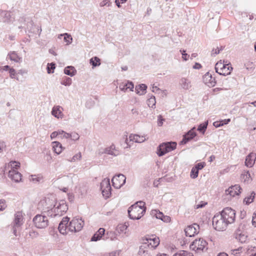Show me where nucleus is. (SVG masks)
<instances>
[{
    "instance_id": "obj_64",
    "label": "nucleus",
    "mask_w": 256,
    "mask_h": 256,
    "mask_svg": "<svg viewBox=\"0 0 256 256\" xmlns=\"http://www.w3.org/2000/svg\"><path fill=\"white\" fill-rule=\"evenodd\" d=\"M202 68V66L198 62H196L194 65L193 66L194 69H200Z\"/></svg>"
},
{
    "instance_id": "obj_29",
    "label": "nucleus",
    "mask_w": 256,
    "mask_h": 256,
    "mask_svg": "<svg viewBox=\"0 0 256 256\" xmlns=\"http://www.w3.org/2000/svg\"><path fill=\"white\" fill-rule=\"evenodd\" d=\"M204 79H208V82H206V83L208 84L209 86H215L216 83L215 78H213L208 72L204 75Z\"/></svg>"
},
{
    "instance_id": "obj_22",
    "label": "nucleus",
    "mask_w": 256,
    "mask_h": 256,
    "mask_svg": "<svg viewBox=\"0 0 256 256\" xmlns=\"http://www.w3.org/2000/svg\"><path fill=\"white\" fill-rule=\"evenodd\" d=\"M180 84L183 89L186 90H189L192 87L190 80L184 78L180 80Z\"/></svg>"
},
{
    "instance_id": "obj_32",
    "label": "nucleus",
    "mask_w": 256,
    "mask_h": 256,
    "mask_svg": "<svg viewBox=\"0 0 256 256\" xmlns=\"http://www.w3.org/2000/svg\"><path fill=\"white\" fill-rule=\"evenodd\" d=\"M50 204H53V202L52 200H50L49 198H46L45 199L40 201L38 204V206L39 208H40L41 206H43V208H44L46 206H50Z\"/></svg>"
},
{
    "instance_id": "obj_62",
    "label": "nucleus",
    "mask_w": 256,
    "mask_h": 256,
    "mask_svg": "<svg viewBox=\"0 0 256 256\" xmlns=\"http://www.w3.org/2000/svg\"><path fill=\"white\" fill-rule=\"evenodd\" d=\"M58 135V132H54L50 134L51 139L54 138Z\"/></svg>"
},
{
    "instance_id": "obj_17",
    "label": "nucleus",
    "mask_w": 256,
    "mask_h": 256,
    "mask_svg": "<svg viewBox=\"0 0 256 256\" xmlns=\"http://www.w3.org/2000/svg\"><path fill=\"white\" fill-rule=\"evenodd\" d=\"M195 128H193L189 130L186 134L183 136V138L180 142V144H184L189 140L192 139L196 135V132H194Z\"/></svg>"
},
{
    "instance_id": "obj_54",
    "label": "nucleus",
    "mask_w": 256,
    "mask_h": 256,
    "mask_svg": "<svg viewBox=\"0 0 256 256\" xmlns=\"http://www.w3.org/2000/svg\"><path fill=\"white\" fill-rule=\"evenodd\" d=\"M204 166V162H200L196 164L194 166V168H196V170L197 169L198 171H199V170H202Z\"/></svg>"
},
{
    "instance_id": "obj_10",
    "label": "nucleus",
    "mask_w": 256,
    "mask_h": 256,
    "mask_svg": "<svg viewBox=\"0 0 256 256\" xmlns=\"http://www.w3.org/2000/svg\"><path fill=\"white\" fill-rule=\"evenodd\" d=\"M126 176L120 174L116 175L112 180V186L116 188H120L126 183Z\"/></svg>"
},
{
    "instance_id": "obj_11",
    "label": "nucleus",
    "mask_w": 256,
    "mask_h": 256,
    "mask_svg": "<svg viewBox=\"0 0 256 256\" xmlns=\"http://www.w3.org/2000/svg\"><path fill=\"white\" fill-rule=\"evenodd\" d=\"M54 215L61 216L63 215L68 210V207L64 200L60 201L58 204L54 205Z\"/></svg>"
},
{
    "instance_id": "obj_24",
    "label": "nucleus",
    "mask_w": 256,
    "mask_h": 256,
    "mask_svg": "<svg viewBox=\"0 0 256 256\" xmlns=\"http://www.w3.org/2000/svg\"><path fill=\"white\" fill-rule=\"evenodd\" d=\"M228 64H227V62H226V63H224V61L222 62L221 60L218 62L215 66V70L216 72L220 74L221 72L224 70L225 66L226 67Z\"/></svg>"
},
{
    "instance_id": "obj_6",
    "label": "nucleus",
    "mask_w": 256,
    "mask_h": 256,
    "mask_svg": "<svg viewBox=\"0 0 256 256\" xmlns=\"http://www.w3.org/2000/svg\"><path fill=\"white\" fill-rule=\"evenodd\" d=\"M220 214L223 216L228 224L234 222L236 218V212L232 208L228 207L224 208Z\"/></svg>"
},
{
    "instance_id": "obj_40",
    "label": "nucleus",
    "mask_w": 256,
    "mask_h": 256,
    "mask_svg": "<svg viewBox=\"0 0 256 256\" xmlns=\"http://www.w3.org/2000/svg\"><path fill=\"white\" fill-rule=\"evenodd\" d=\"M72 82V79L70 78L67 76H64L62 78L60 84L65 86H70L71 85Z\"/></svg>"
},
{
    "instance_id": "obj_25",
    "label": "nucleus",
    "mask_w": 256,
    "mask_h": 256,
    "mask_svg": "<svg viewBox=\"0 0 256 256\" xmlns=\"http://www.w3.org/2000/svg\"><path fill=\"white\" fill-rule=\"evenodd\" d=\"M42 210L43 211V212L46 213L49 216L55 217L57 216V215H54V214L56 213L54 212V204H50L44 208H42Z\"/></svg>"
},
{
    "instance_id": "obj_43",
    "label": "nucleus",
    "mask_w": 256,
    "mask_h": 256,
    "mask_svg": "<svg viewBox=\"0 0 256 256\" xmlns=\"http://www.w3.org/2000/svg\"><path fill=\"white\" fill-rule=\"evenodd\" d=\"M82 158V154L80 152L76 154L70 159H68V160L70 162H75L78 160H80Z\"/></svg>"
},
{
    "instance_id": "obj_27",
    "label": "nucleus",
    "mask_w": 256,
    "mask_h": 256,
    "mask_svg": "<svg viewBox=\"0 0 256 256\" xmlns=\"http://www.w3.org/2000/svg\"><path fill=\"white\" fill-rule=\"evenodd\" d=\"M8 57L12 61L16 62H22V58L18 55L16 52H10L8 53Z\"/></svg>"
},
{
    "instance_id": "obj_56",
    "label": "nucleus",
    "mask_w": 256,
    "mask_h": 256,
    "mask_svg": "<svg viewBox=\"0 0 256 256\" xmlns=\"http://www.w3.org/2000/svg\"><path fill=\"white\" fill-rule=\"evenodd\" d=\"M158 124L159 126H161L163 124L165 120L164 118H162V116L161 115H159L158 116Z\"/></svg>"
},
{
    "instance_id": "obj_47",
    "label": "nucleus",
    "mask_w": 256,
    "mask_h": 256,
    "mask_svg": "<svg viewBox=\"0 0 256 256\" xmlns=\"http://www.w3.org/2000/svg\"><path fill=\"white\" fill-rule=\"evenodd\" d=\"M198 171L193 167L190 172V177L192 178H196L198 177Z\"/></svg>"
},
{
    "instance_id": "obj_14",
    "label": "nucleus",
    "mask_w": 256,
    "mask_h": 256,
    "mask_svg": "<svg viewBox=\"0 0 256 256\" xmlns=\"http://www.w3.org/2000/svg\"><path fill=\"white\" fill-rule=\"evenodd\" d=\"M68 221L69 218L66 216L62 218V220L59 224L58 228L60 232L62 234H66L68 232Z\"/></svg>"
},
{
    "instance_id": "obj_18",
    "label": "nucleus",
    "mask_w": 256,
    "mask_h": 256,
    "mask_svg": "<svg viewBox=\"0 0 256 256\" xmlns=\"http://www.w3.org/2000/svg\"><path fill=\"white\" fill-rule=\"evenodd\" d=\"M23 216L22 212H18L14 214V227L19 228L23 224Z\"/></svg>"
},
{
    "instance_id": "obj_46",
    "label": "nucleus",
    "mask_w": 256,
    "mask_h": 256,
    "mask_svg": "<svg viewBox=\"0 0 256 256\" xmlns=\"http://www.w3.org/2000/svg\"><path fill=\"white\" fill-rule=\"evenodd\" d=\"M55 64L52 62L50 64H48L47 66V71L48 74H52L54 72V70L55 68Z\"/></svg>"
},
{
    "instance_id": "obj_1",
    "label": "nucleus",
    "mask_w": 256,
    "mask_h": 256,
    "mask_svg": "<svg viewBox=\"0 0 256 256\" xmlns=\"http://www.w3.org/2000/svg\"><path fill=\"white\" fill-rule=\"evenodd\" d=\"M144 202L140 201L132 205L128 210L129 217L132 220H139L146 212V208Z\"/></svg>"
},
{
    "instance_id": "obj_31",
    "label": "nucleus",
    "mask_w": 256,
    "mask_h": 256,
    "mask_svg": "<svg viewBox=\"0 0 256 256\" xmlns=\"http://www.w3.org/2000/svg\"><path fill=\"white\" fill-rule=\"evenodd\" d=\"M147 86L145 84H140L136 87V92L139 95H142L146 93Z\"/></svg>"
},
{
    "instance_id": "obj_60",
    "label": "nucleus",
    "mask_w": 256,
    "mask_h": 256,
    "mask_svg": "<svg viewBox=\"0 0 256 256\" xmlns=\"http://www.w3.org/2000/svg\"><path fill=\"white\" fill-rule=\"evenodd\" d=\"M108 234L109 236V237H110V240H114L116 238V234L114 232H108Z\"/></svg>"
},
{
    "instance_id": "obj_57",
    "label": "nucleus",
    "mask_w": 256,
    "mask_h": 256,
    "mask_svg": "<svg viewBox=\"0 0 256 256\" xmlns=\"http://www.w3.org/2000/svg\"><path fill=\"white\" fill-rule=\"evenodd\" d=\"M252 62H248L244 64V66L247 70L252 69Z\"/></svg>"
},
{
    "instance_id": "obj_38",
    "label": "nucleus",
    "mask_w": 256,
    "mask_h": 256,
    "mask_svg": "<svg viewBox=\"0 0 256 256\" xmlns=\"http://www.w3.org/2000/svg\"><path fill=\"white\" fill-rule=\"evenodd\" d=\"M233 68L230 63H228L227 66H225L224 70L221 72L220 75L226 76L230 74Z\"/></svg>"
},
{
    "instance_id": "obj_58",
    "label": "nucleus",
    "mask_w": 256,
    "mask_h": 256,
    "mask_svg": "<svg viewBox=\"0 0 256 256\" xmlns=\"http://www.w3.org/2000/svg\"><path fill=\"white\" fill-rule=\"evenodd\" d=\"M222 50V48L219 49L218 48L216 49H214V48L212 49V56H215V55L218 54Z\"/></svg>"
},
{
    "instance_id": "obj_61",
    "label": "nucleus",
    "mask_w": 256,
    "mask_h": 256,
    "mask_svg": "<svg viewBox=\"0 0 256 256\" xmlns=\"http://www.w3.org/2000/svg\"><path fill=\"white\" fill-rule=\"evenodd\" d=\"M252 224L254 226L256 227V212L253 214Z\"/></svg>"
},
{
    "instance_id": "obj_59",
    "label": "nucleus",
    "mask_w": 256,
    "mask_h": 256,
    "mask_svg": "<svg viewBox=\"0 0 256 256\" xmlns=\"http://www.w3.org/2000/svg\"><path fill=\"white\" fill-rule=\"evenodd\" d=\"M213 125L216 127V128H219L220 126H224L223 124V123L222 122V120L220 121H216V122H214V123H213Z\"/></svg>"
},
{
    "instance_id": "obj_3",
    "label": "nucleus",
    "mask_w": 256,
    "mask_h": 256,
    "mask_svg": "<svg viewBox=\"0 0 256 256\" xmlns=\"http://www.w3.org/2000/svg\"><path fill=\"white\" fill-rule=\"evenodd\" d=\"M224 220L220 213L216 214L212 221L214 228L218 231H223L226 230L228 224Z\"/></svg>"
},
{
    "instance_id": "obj_19",
    "label": "nucleus",
    "mask_w": 256,
    "mask_h": 256,
    "mask_svg": "<svg viewBox=\"0 0 256 256\" xmlns=\"http://www.w3.org/2000/svg\"><path fill=\"white\" fill-rule=\"evenodd\" d=\"M62 110V108L60 106H54L52 108V114L57 118L62 119L64 117Z\"/></svg>"
},
{
    "instance_id": "obj_44",
    "label": "nucleus",
    "mask_w": 256,
    "mask_h": 256,
    "mask_svg": "<svg viewBox=\"0 0 256 256\" xmlns=\"http://www.w3.org/2000/svg\"><path fill=\"white\" fill-rule=\"evenodd\" d=\"M242 179L244 180V182H248L250 180V174L249 172H245L242 175Z\"/></svg>"
},
{
    "instance_id": "obj_23",
    "label": "nucleus",
    "mask_w": 256,
    "mask_h": 256,
    "mask_svg": "<svg viewBox=\"0 0 256 256\" xmlns=\"http://www.w3.org/2000/svg\"><path fill=\"white\" fill-rule=\"evenodd\" d=\"M130 141L135 142L141 143L144 142L146 138L144 136H140L138 134H130L129 136Z\"/></svg>"
},
{
    "instance_id": "obj_51",
    "label": "nucleus",
    "mask_w": 256,
    "mask_h": 256,
    "mask_svg": "<svg viewBox=\"0 0 256 256\" xmlns=\"http://www.w3.org/2000/svg\"><path fill=\"white\" fill-rule=\"evenodd\" d=\"M80 138V136L76 132H72L70 134V138L73 140H78Z\"/></svg>"
},
{
    "instance_id": "obj_42",
    "label": "nucleus",
    "mask_w": 256,
    "mask_h": 256,
    "mask_svg": "<svg viewBox=\"0 0 256 256\" xmlns=\"http://www.w3.org/2000/svg\"><path fill=\"white\" fill-rule=\"evenodd\" d=\"M156 103L155 96H152L147 100V104L150 108H154Z\"/></svg>"
},
{
    "instance_id": "obj_30",
    "label": "nucleus",
    "mask_w": 256,
    "mask_h": 256,
    "mask_svg": "<svg viewBox=\"0 0 256 256\" xmlns=\"http://www.w3.org/2000/svg\"><path fill=\"white\" fill-rule=\"evenodd\" d=\"M76 71L72 66H68L64 69V73L68 76H72L76 74Z\"/></svg>"
},
{
    "instance_id": "obj_37",
    "label": "nucleus",
    "mask_w": 256,
    "mask_h": 256,
    "mask_svg": "<svg viewBox=\"0 0 256 256\" xmlns=\"http://www.w3.org/2000/svg\"><path fill=\"white\" fill-rule=\"evenodd\" d=\"M255 195V192H252L249 196L245 198L244 200V202L246 204H250L252 203L254 200Z\"/></svg>"
},
{
    "instance_id": "obj_28",
    "label": "nucleus",
    "mask_w": 256,
    "mask_h": 256,
    "mask_svg": "<svg viewBox=\"0 0 256 256\" xmlns=\"http://www.w3.org/2000/svg\"><path fill=\"white\" fill-rule=\"evenodd\" d=\"M52 144L54 152L58 154H60L62 150V144L58 142H54Z\"/></svg>"
},
{
    "instance_id": "obj_41",
    "label": "nucleus",
    "mask_w": 256,
    "mask_h": 256,
    "mask_svg": "<svg viewBox=\"0 0 256 256\" xmlns=\"http://www.w3.org/2000/svg\"><path fill=\"white\" fill-rule=\"evenodd\" d=\"M208 125V121L205 122L204 123L201 124L199 125L198 128V130L200 132L204 134Z\"/></svg>"
},
{
    "instance_id": "obj_48",
    "label": "nucleus",
    "mask_w": 256,
    "mask_h": 256,
    "mask_svg": "<svg viewBox=\"0 0 256 256\" xmlns=\"http://www.w3.org/2000/svg\"><path fill=\"white\" fill-rule=\"evenodd\" d=\"M112 2L110 0H104L100 3V6L103 7L104 6H111Z\"/></svg>"
},
{
    "instance_id": "obj_55",
    "label": "nucleus",
    "mask_w": 256,
    "mask_h": 256,
    "mask_svg": "<svg viewBox=\"0 0 256 256\" xmlns=\"http://www.w3.org/2000/svg\"><path fill=\"white\" fill-rule=\"evenodd\" d=\"M152 213L153 214H154L156 215V218H157L162 220V216H163V214L162 212H158V211L156 210H154L152 211Z\"/></svg>"
},
{
    "instance_id": "obj_52",
    "label": "nucleus",
    "mask_w": 256,
    "mask_h": 256,
    "mask_svg": "<svg viewBox=\"0 0 256 256\" xmlns=\"http://www.w3.org/2000/svg\"><path fill=\"white\" fill-rule=\"evenodd\" d=\"M179 256H194L193 254L191 252H188L186 250H181L179 252Z\"/></svg>"
},
{
    "instance_id": "obj_35",
    "label": "nucleus",
    "mask_w": 256,
    "mask_h": 256,
    "mask_svg": "<svg viewBox=\"0 0 256 256\" xmlns=\"http://www.w3.org/2000/svg\"><path fill=\"white\" fill-rule=\"evenodd\" d=\"M62 36H64V40L67 43V44H70L72 42V38L70 34H68V33H64V34H60L58 38H60Z\"/></svg>"
},
{
    "instance_id": "obj_36",
    "label": "nucleus",
    "mask_w": 256,
    "mask_h": 256,
    "mask_svg": "<svg viewBox=\"0 0 256 256\" xmlns=\"http://www.w3.org/2000/svg\"><path fill=\"white\" fill-rule=\"evenodd\" d=\"M90 63L92 66V67H96L100 64V60L97 56H94L90 59Z\"/></svg>"
},
{
    "instance_id": "obj_15",
    "label": "nucleus",
    "mask_w": 256,
    "mask_h": 256,
    "mask_svg": "<svg viewBox=\"0 0 256 256\" xmlns=\"http://www.w3.org/2000/svg\"><path fill=\"white\" fill-rule=\"evenodd\" d=\"M242 188L239 185L236 184L234 186L230 187L227 190H226V195L230 194L232 196H238L241 193Z\"/></svg>"
},
{
    "instance_id": "obj_50",
    "label": "nucleus",
    "mask_w": 256,
    "mask_h": 256,
    "mask_svg": "<svg viewBox=\"0 0 256 256\" xmlns=\"http://www.w3.org/2000/svg\"><path fill=\"white\" fill-rule=\"evenodd\" d=\"M6 142L3 140H0V153L3 152L4 151L6 150Z\"/></svg>"
},
{
    "instance_id": "obj_9",
    "label": "nucleus",
    "mask_w": 256,
    "mask_h": 256,
    "mask_svg": "<svg viewBox=\"0 0 256 256\" xmlns=\"http://www.w3.org/2000/svg\"><path fill=\"white\" fill-rule=\"evenodd\" d=\"M104 154H108L112 156H116L120 154V151L116 148L114 144H112L109 146L99 150L98 154L100 155Z\"/></svg>"
},
{
    "instance_id": "obj_34",
    "label": "nucleus",
    "mask_w": 256,
    "mask_h": 256,
    "mask_svg": "<svg viewBox=\"0 0 256 256\" xmlns=\"http://www.w3.org/2000/svg\"><path fill=\"white\" fill-rule=\"evenodd\" d=\"M128 226L126 223L124 224H120L117 226L116 231L119 234L122 233L126 234Z\"/></svg>"
},
{
    "instance_id": "obj_45",
    "label": "nucleus",
    "mask_w": 256,
    "mask_h": 256,
    "mask_svg": "<svg viewBox=\"0 0 256 256\" xmlns=\"http://www.w3.org/2000/svg\"><path fill=\"white\" fill-rule=\"evenodd\" d=\"M8 166H10L11 170H16L20 166V164L16 161H12L8 164Z\"/></svg>"
},
{
    "instance_id": "obj_26",
    "label": "nucleus",
    "mask_w": 256,
    "mask_h": 256,
    "mask_svg": "<svg viewBox=\"0 0 256 256\" xmlns=\"http://www.w3.org/2000/svg\"><path fill=\"white\" fill-rule=\"evenodd\" d=\"M105 230L104 228H100L99 230L93 235L91 238V241L96 242L100 240L102 236L104 234Z\"/></svg>"
},
{
    "instance_id": "obj_21",
    "label": "nucleus",
    "mask_w": 256,
    "mask_h": 256,
    "mask_svg": "<svg viewBox=\"0 0 256 256\" xmlns=\"http://www.w3.org/2000/svg\"><path fill=\"white\" fill-rule=\"evenodd\" d=\"M234 235L236 238L241 243L246 242L247 240V236L244 234L239 228L236 231Z\"/></svg>"
},
{
    "instance_id": "obj_5",
    "label": "nucleus",
    "mask_w": 256,
    "mask_h": 256,
    "mask_svg": "<svg viewBox=\"0 0 256 256\" xmlns=\"http://www.w3.org/2000/svg\"><path fill=\"white\" fill-rule=\"evenodd\" d=\"M84 225V221L82 218H74L68 224V231L74 232H80Z\"/></svg>"
},
{
    "instance_id": "obj_63",
    "label": "nucleus",
    "mask_w": 256,
    "mask_h": 256,
    "mask_svg": "<svg viewBox=\"0 0 256 256\" xmlns=\"http://www.w3.org/2000/svg\"><path fill=\"white\" fill-rule=\"evenodd\" d=\"M131 111L132 114L134 116H138L139 114L138 110L137 108H132Z\"/></svg>"
},
{
    "instance_id": "obj_16",
    "label": "nucleus",
    "mask_w": 256,
    "mask_h": 256,
    "mask_svg": "<svg viewBox=\"0 0 256 256\" xmlns=\"http://www.w3.org/2000/svg\"><path fill=\"white\" fill-rule=\"evenodd\" d=\"M8 176L12 180L19 182L22 180V174L16 170H10L8 172Z\"/></svg>"
},
{
    "instance_id": "obj_33",
    "label": "nucleus",
    "mask_w": 256,
    "mask_h": 256,
    "mask_svg": "<svg viewBox=\"0 0 256 256\" xmlns=\"http://www.w3.org/2000/svg\"><path fill=\"white\" fill-rule=\"evenodd\" d=\"M120 88L122 91H126L128 89H130V91H133L134 85L132 82H128L124 85L120 86Z\"/></svg>"
},
{
    "instance_id": "obj_13",
    "label": "nucleus",
    "mask_w": 256,
    "mask_h": 256,
    "mask_svg": "<svg viewBox=\"0 0 256 256\" xmlns=\"http://www.w3.org/2000/svg\"><path fill=\"white\" fill-rule=\"evenodd\" d=\"M199 226L196 224L188 226L184 229V232L187 236H194L195 234H198Z\"/></svg>"
},
{
    "instance_id": "obj_2",
    "label": "nucleus",
    "mask_w": 256,
    "mask_h": 256,
    "mask_svg": "<svg viewBox=\"0 0 256 256\" xmlns=\"http://www.w3.org/2000/svg\"><path fill=\"white\" fill-rule=\"evenodd\" d=\"M160 244V240L158 238L152 236H146L143 239L142 244L140 247V252H148L147 248L152 249L155 248Z\"/></svg>"
},
{
    "instance_id": "obj_12",
    "label": "nucleus",
    "mask_w": 256,
    "mask_h": 256,
    "mask_svg": "<svg viewBox=\"0 0 256 256\" xmlns=\"http://www.w3.org/2000/svg\"><path fill=\"white\" fill-rule=\"evenodd\" d=\"M207 244L206 240H196L190 245V248L194 250H203Z\"/></svg>"
},
{
    "instance_id": "obj_4",
    "label": "nucleus",
    "mask_w": 256,
    "mask_h": 256,
    "mask_svg": "<svg viewBox=\"0 0 256 256\" xmlns=\"http://www.w3.org/2000/svg\"><path fill=\"white\" fill-rule=\"evenodd\" d=\"M176 146V142H167L160 144L158 148L157 154L158 156H164L167 152L174 150Z\"/></svg>"
},
{
    "instance_id": "obj_20",
    "label": "nucleus",
    "mask_w": 256,
    "mask_h": 256,
    "mask_svg": "<svg viewBox=\"0 0 256 256\" xmlns=\"http://www.w3.org/2000/svg\"><path fill=\"white\" fill-rule=\"evenodd\" d=\"M256 154L253 152L250 153L246 158L245 164L247 167L252 168L256 160Z\"/></svg>"
},
{
    "instance_id": "obj_39",
    "label": "nucleus",
    "mask_w": 256,
    "mask_h": 256,
    "mask_svg": "<svg viewBox=\"0 0 256 256\" xmlns=\"http://www.w3.org/2000/svg\"><path fill=\"white\" fill-rule=\"evenodd\" d=\"M12 15L10 12L5 11L4 12L3 22H9L12 21Z\"/></svg>"
},
{
    "instance_id": "obj_53",
    "label": "nucleus",
    "mask_w": 256,
    "mask_h": 256,
    "mask_svg": "<svg viewBox=\"0 0 256 256\" xmlns=\"http://www.w3.org/2000/svg\"><path fill=\"white\" fill-rule=\"evenodd\" d=\"M6 207L5 200H0V212L4 210Z\"/></svg>"
},
{
    "instance_id": "obj_8",
    "label": "nucleus",
    "mask_w": 256,
    "mask_h": 256,
    "mask_svg": "<svg viewBox=\"0 0 256 256\" xmlns=\"http://www.w3.org/2000/svg\"><path fill=\"white\" fill-rule=\"evenodd\" d=\"M100 189L104 197L108 198L110 196L112 188L109 178H106L102 180L100 183Z\"/></svg>"
},
{
    "instance_id": "obj_7",
    "label": "nucleus",
    "mask_w": 256,
    "mask_h": 256,
    "mask_svg": "<svg viewBox=\"0 0 256 256\" xmlns=\"http://www.w3.org/2000/svg\"><path fill=\"white\" fill-rule=\"evenodd\" d=\"M34 225L38 228H44L48 224L47 217L42 214H36L32 220Z\"/></svg>"
},
{
    "instance_id": "obj_49",
    "label": "nucleus",
    "mask_w": 256,
    "mask_h": 256,
    "mask_svg": "<svg viewBox=\"0 0 256 256\" xmlns=\"http://www.w3.org/2000/svg\"><path fill=\"white\" fill-rule=\"evenodd\" d=\"M9 73H10V78H16V80H18V78L15 77L16 72L14 68H10Z\"/></svg>"
}]
</instances>
